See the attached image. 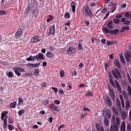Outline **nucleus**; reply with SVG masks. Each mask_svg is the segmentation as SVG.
<instances>
[{"label":"nucleus","instance_id":"423d86ee","mask_svg":"<svg viewBox=\"0 0 131 131\" xmlns=\"http://www.w3.org/2000/svg\"><path fill=\"white\" fill-rule=\"evenodd\" d=\"M49 108L51 110L54 111L59 112L60 110L58 106L54 105L53 104H50Z\"/></svg>","mask_w":131,"mask_h":131},{"label":"nucleus","instance_id":"c03bdc74","mask_svg":"<svg viewBox=\"0 0 131 131\" xmlns=\"http://www.w3.org/2000/svg\"><path fill=\"white\" fill-rule=\"evenodd\" d=\"M18 103L19 104H21L23 103V100L21 98H18Z\"/></svg>","mask_w":131,"mask_h":131},{"label":"nucleus","instance_id":"864d4df0","mask_svg":"<svg viewBox=\"0 0 131 131\" xmlns=\"http://www.w3.org/2000/svg\"><path fill=\"white\" fill-rule=\"evenodd\" d=\"M95 126L96 129L97 130H99L100 129V128L99 125L97 123L95 124Z\"/></svg>","mask_w":131,"mask_h":131},{"label":"nucleus","instance_id":"6e6d98bb","mask_svg":"<svg viewBox=\"0 0 131 131\" xmlns=\"http://www.w3.org/2000/svg\"><path fill=\"white\" fill-rule=\"evenodd\" d=\"M123 29L125 30H128L129 29V27L128 26H124L123 27Z\"/></svg>","mask_w":131,"mask_h":131},{"label":"nucleus","instance_id":"f257e3e1","mask_svg":"<svg viewBox=\"0 0 131 131\" xmlns=\"http://www.w3.org/2000/svg\"><path fill=\"white\" fill-rule=\"evenodd\" d=\"M112 124H111L110 131H118V126L120 124V122L119 119L118 117H117L116 118L115 121V116L113 115L112 117Z\"/></svg>","mask_w":131,"mask_h":131},{"label":"nucleus","instance_id":"ea45409f","mask_svg":"<svg viewBox=\"0 0 131 131\" xmlns=\"http://www.w3.org/2000/svg\"><path fill=\"white\" fill-rule=\"evenodd\" d=\"M71 6V9L72 10V12L74 13L75 11V9L76 8L75 5H73Z\"/></svg>","mask_w":131,"mask_h":131},{"label":"nucleus","instance_id":"79ce46f5","mask_svg":"<svg viewBox=\"0 0 131 131\" xmlns=\"http://www.w3.org/2000/svg\"><path fill=\"white\" fill-rule=\"evenodd\" d=\"M130 16V14L128 12H127L124 14V16L127 18L129 17Z\"/></svg>","mask_w":131,"mask_h":131},{"label":"nucleus","instance_id":"8fccbe9b","mask_svg":"<svg viewBox=\"0 0 131 131\" xmlns=\"http://www.w3.org/2000/svg\"><path fill=\"white\" fill-rule=\"evenodd\" d=\"M127 77L128 78V79L129 81V82L130 83H131V79L130 78V77L129 76V74L128 73H127Z\"/></svg>","mask_w":131,"mask_h":131},{"label":"nucleus","instance_id":"ddd939ff","mask_svg":"<svg viewBox=\"0 0 131 131\" xmlns=\"http://www.w3.org/2000/svg\"><path fill=\"white\" fill-rule=\"evenodd\" d=\"M49 33L51 34H53L55 33V28L54 25H52L49 29Z\"/></svg>","mask_w":131,"mask_h":131},{"label":"nucleus","instance_id":"69168bd1","mask_svg":"<svg viewBox=\"0 0 131 131\" xmlns=\"http://www.w3.org/2000/svg\"><path fill=\"white\" fill-rule=\"evenodd\" d=\"M83 110L84 111H90V110L87 108L83 107Z\"/></svg>","mask_w":131,"mask_h":131},{"label":"nucleus","instance_id":"f704fd0d","mask_svg":"<svg viewBox=\"0 0 131 131\" xmlns=\"http://www.w3.org/2000/svg\"><path fill=\"white\" fill-rule=\"evenodd\" d=\"M85 95L87 96H93V93L92 92L87 91L86 93L85 94Z\"/></svg>","mask_w":131,"mask_h":131},{"label":"nucleus","instance_id":"58836bf2","mask_svg":"<svg viewBox=\"0 0 131 131\" xmlns=\"http://www.w3.org/2000/svg\"><path fill=\"white\" fill-rule=\"evenodd\" d=\"M60 75L61 77H63L64 76V72L63 70H61L60 71Z\"/></svg>","mask_w":131,"mask_h":131},{"label":"nucleus","instance_id":"2eb2a0df","mask_svg":"<svg viewBox=\"0 0 131 131\" xmlns=\"http://www.w3.org/2000/svg\"><path fill=\"white\" fill-rule=\"evenodd\" d=\"M114 63L116 66L117 67L118 69L121 68V65L120 64L119 61L118 59H115L114 61Z\"/></svg>","mask_w":131,"mask_h":131},{"label":"nucleus","instance_id":"a19ab883","mask_svg":"<svg viewBox=\"0 0 131 131\" xmlns=\"http://www.w3.org/2000/svg\"><path fill=\"white\" fill-rule=\"evenodd\" d=\"M103 30L106 33L108 34L109 33V30L107 28L105 27L103 28Z\"/></svg>","mask_w":131,"mask_h":131},{"label":"nucleus","instance_id":"e433bc0d","mask_svg":"<svg viewBox=\"0 0 131 131\" xmlns=\"http://www.w3.org/2000/svg\"><path fill=\"white\" fill-rule=\"evenodd\" d=\"M64 17L65 18L69 19L70 17V16L69 14V12L66 13L64 15Z\"/></svg>","mask_w":131,"mask_h":131},{"label":"nucleus","instance_id":"bb28decb","mask_svg":"<svg viewBox=\"0 0 131 131\" xmlns=\"http://www.w3.org/2000/svg\"><path fill=\"white\" fill-rule=\"evenodd\" d=\"M25 112V111L23 109H22L21 110L19 111L18 112V115L20 116L22 115Z\"/></svg>","mask_w":131,"mask_h":131},{"label":"nucleus","instance_id":"bf43d9fd","mask_svg":"<svg viewBox=\"0 0 131 131\" xmlns=\"http://www.w3.org/2000/svg\"><path fill=\"white\" fill-rule=\"evenodd\" d=\"M97 4V3H96L93 2L91 3V7H93L95 6Z\"/></svg>","mask_w":131,"mask_h":131},{"label":"nucleus","instance_id":"4be33fe9","mask_svg":"<svg viewBox=\"0 0 131 131\" xmlns=\"http://www.w3.org/2000/svg\"><path fill=\"white\" fill-rule=\"evenodd\" d=\"M119 57L120 59V60L123 63H125V60L124 57L122 54H119Z\"/></svg>","mask_w":131,"mask_h":131},{"label":"nucleus","instance_id":"37998d69","mask_svg":"<svg viewBox=\"0 0 131 131\" xmlns=\"http://www.w3.org/2000/svg\"><path fill=\"white\" fill-rule=\"evenodd\" d=\"M26 65L28 67L30 68H32L34 66V64L30 63L27 64Z\"/></svg>","mask_w":131,"mask_h":131},{"label":"nucleus","instance_id":"13d9d810","mask_svg":"<svg viewBox=\"0 0 131 131\" xmlns=\"http://www.w3.org/2000/svg\"><path fill=\"white\" fill-rule=\"evenodd\" d=\"M8 127L9 129L10 130H11L13 129V127L10 124H9L8 125Z\"/></svg>","mask_w":131,"mask_h":131},{"label":"nucleus","instance_id":"0e129e2a","mask_svg":"<svg viewBox=\"0 0 131 131\" xmlns=\"http://www.w3.org/2000/svg\"><path fill=\"white\" fill-rule=\"evenodd\" d=\"M53 118L52 117H50L48 121L50 123H51L52 122Z\"/></svg>","mask_w":131,"mask_h":131},{"label":"nucleus","instance_id":"603ef678","mask_svg":"<svg viewBox=\"0 0 131 131\" xmlns=\"http://www.w3.org/2000/svg\"><path fill=\"white\" fill-rule=\"evenodd\" d=\"M54 102L55 104L57 105L59 104L60 103V101L57 100H54Z\"/></svg>","mask_w":131,"mask_h":131},{"label":"nucleus","instance_id":"39448f33","mask_svg":"<svg viewBox=\"0 0 131 131\" xmlns=\"http://www.w3.org/2000/svg\"><path fill=\"white\" fill-rule=\"evenodd\" d=\"M44 55L42 53H40L34 56L33 57V61H34L35 60L38 61L40 59H42L44 58Z\"/></svg>","mask_w":131,"mask_h":131},{"label":"nucleus","instance_id":"4c0bfd02","mask_svg":"<svg viewBox=\"0 0 131 131\" xmlns=\"http://www.w3.org/2000/svg\"><path fill=\"white\" fill-rule=\"evenodd\" d=\"M127 91L129 94L131 95V88L129 86H128L127 87Z\"/></svg>","mask_w":131,"mask_h":131},{"label":"nucleus","instance_id":"7c9ffc66","mask_svg":"<svg viewBox=\"0 0 131 131\" xmlns=\"http://www.w3.org/2000/svg\"><path fill=\"white\" fill-rule=\"evenodd\" d=\"M39 72V70L38 69H36L34 71V74L35 75H38Z\"/></svg>","mask_w":131,"mask_h":131},{"label":"nucleus","instance_id":"338daca9","mask_svg":"<svg viewBox=\"0 0 131 131\" xmlns=\"http://www.w3.org/2000/svg\"><path fill=\"white\" fill-rule=\"evenodd\" d=\"M107 9L106 8H104L102 10V13H105L107 11Z\"/></svg>","mask_w":131,"mask_h":131},{"label":"nucleus","instance_id":"473e14b6","mask_svg":"<svg viewBox=\"0 0 131 131\" xmlns=\"http://www.w3.org/2000/svg\"><path fill=\"white\" fill-rule=\"evenodd\" d=\"M30 9V7L29 6H27L26 8V10H25V13L27 14H28L29 13V12Z\"/></svg>","mask_w":131,"mask_h":131},{"label":"nucleus","instance_id":"f03ea898","mask_svg":"<svg viewBox=\"0 0 131 131\" xmlns=\"http://www.w3.org/2000/svg\"><path fill=\"white\" fill-rule=\"evenodd\" d=\"M82 11L83 12V16L85 17L88 16H89L90 17H92L93 16L91 12V11L89 6L87 5L86 7L85 6L83 7Z\"/></svg>","mask_w":131,"mask_h":131},{"label":"nucleus","instance_id":"49530a36","mask_svg":"<svg viewBox=\"0 0 131 131\" xmlns=\"http://www.w3.org/2000/svg\"><path fill=\"white\" fill-rule=\"evenodd\" d=\"M51 89H52L55 93H57L58 91V90L57 88L54 87H51Z\"/></svg>","mask_w":131,"mask_h":131},{"label":"nucleus","instance_id":"4468645a","mask_svg":"<svg viewBox=\"0 0 131 131\" xmlns=\"http://www.w3.org/2000/svg\"><path fill=\"white\" fill-rule=\"evenodd\" d=\"M106 102L108 105L109 106H111L112 105L111 101L109 97L106 96Z\"/></svg>","mask_w":131,"mask_h":131},{"label":"nucleus","instance_id":"1a4fd4ad","mask_svg":"<svg viewBox=\"0 0 131 131\" xmlns=\"http://www.w3.org/2000/svg\"><path fill=\"white\" fill-rule=\"evenodd\" d=\"M39 36H36L33 37L31 39L30 42L31 43H34L39 41Z\"/></svg>","mask_w":131,"mask_h":131},{"label":"nucleus","instance_id":"9d476101","mask_svg":"<svg viewBox=\"0 0 131 131\" xmlns=\"http://www.w3.org/2000/svg\"><path fill=\"white\" fill-rule=\"evenodd\" d=\"M76 51V49L73 47H70L67 50V52L68 53L71 54L75 53Z\"/></svg>","mask_w":131,"mask_h":131},{"label":"nucleus","instance_id":"6e6552de","mask_svg":"<svg viewBox=\"0 0 131 131\" xmlns=\"http://www.w3.org/2000/svg\"><path fill=\"white\" fill-rule=\"evenodd\" d=\"M22 30L21 28H19L16 32L15 36L16 38H18L20 37V35L22 33Z\"/></svg>","mask_w":131,"mask_h":131},{"label":"nucleus","instance_id":"2f4dec72","mask_svg":"<svg viewBox=\"0 0 131 131\" xmlns=\"http://www.w3.org/2000/svg\"><path fill=\"white\" fill-rule=\"evenodd\" d=\"M109 81L110 83L111 84L112 86L114 88H115V83L114 82L113 80L111 79H109Z\"/></svg>","mask_w":131,"mask_h":131},{"label":"nucleus","instance_id":"dca6fc26","mask_svg":"<svg viewBox=\"0 0 131 131\" xmlns=\"http://www.w3.org/2000/svg\"><path fill=\"white\" fill-rule=\"evenodd\" d=\"M109 94L113 100H114L115 97L114 92L112 89L109 90Z\"/></svg>","mask_w":131,"mask_h":131},{"label":"nucleus","instance_id":"4d7b16f0","mask_svg":"<svg viewBox=\"0 0 131 131\" xmlns=\"http://www.w3.org/2000/svg\"><path fill=\"white\" fill-rule=\"evenodd\" d=\"M127 128L128 130L130 131V130L131 129V127H130V125L129 124H128L127 126Z\"/></svg>","mask_w":131,"mask_h":131},{"label":"nucleus","instance_id":"cd10ccee","mask_svg":"<svg viewBox=\"0 0 131 131\" xmlns=\"http://www.w3.org/2000/svg\"><path fill=\"white\" fill-rule=\"evenodd\" d=\"M104 123L105 126H108V121L107 118L105 117L104 119Z\"/></svg>","mask_w":131,"mask_h":131},{"label":"nucleus","instance_id":"774afa93","mask_svg":"<svg viewBox=\"0 0 131 131\" xmlns=\"http://www.w3.org/2000/svg\"><path fill=\"white\" fill-rule=\"evenodd\" d=\"M129 120L131 121V111H130L129 113Z\"/></svg>","mask_w":131,"mask_h":131},{"label":"nucleus","instance_id":"c85d7f7f","mask_svg":"<svg viewBox=\"0 0 131 131\" xmlns=\"http://www.w3.org/2000/svg\"><path fill=\"white\" fill-rule=\"evenodd\" d=\"M16 69H17L16 70H18L19 71L21 72H25V71L24 69L23 68H22L19 67H15Z\"/></svg>","mask_w":131,"mask_h":131},{"label":"nucleus","instance_id":"72a5a7b5","mask_svg":"<svg viewBox=\"0 0 131 131\" xmlns=\"http://www.w3.org/2000/svg\"><path fill=\"white\" fill-rule=\"evenodd\" d=\"M123 14L122 13H120L119 14L116 15L115 16V17L117 18H121L122 17V15Z\"/></svg>","mask_w":131,"mask_h":131},{"label":"nucleus","instance_id":"20e7f679","mask_svg":"<svg viewBox=\"0 0 131 131\" xmlns=\"http://www.w3.org/2000/svg\"><path fill=\"white\" fill-rule=\"evenodd\" d=\"M115 71L112 70V71L113 76L117 80L118 79V78H121V75L118 69L115 68Z\"/></svg>","mask_w":131,"mask_h":131},{"label":"nucleus","instance_id":"de8ad7c7","mask_svg":"<svg viewBox=\"0 0 131 131\" xmlns=\"http://www.w3.org/2000/svg\"><path fill=\"white\" fill-rule=\"evenodd\" d=\"M13 76V73L11 72H9L8 73L7 77L8 78H11Z\"/></svg>","mask_w":131,"mask_h":131},{"label":"nucleus","instance_id":"e2e57ef3","mask_svg":"<svg viewBox=\"0 0 131 131\" xmlns=\"http://www.w3.org/2000/svg\"><path fill=\"white\" fill-rule=\"evenodd\" d=\"M72 73V76H75L77 75V72L75 71H73Z\"/></svg>","mask_w":131,"mask_h":131},{"label":"nucleus","instance_id":"5701e85b","mask_svg":"<svg viewBox=\"0 0 131 131\" xmlns=\"http://www.w3.org/2000/svg\"><path fill=\"white\" fill-rule=\"evenodd\" d=\"M125 124L124 122H123L122 124L121 127V131H125Z\"/></svg>","mask_w":131,"mask_h":131},{"label":"nucleus","instance_id":"f3484780","mask_svg":"<svg viewBox=\"0 0 131 131\" xmlns=\"http://www.w3.org/2000/svg\"><path fill=\"white\" fill-rule=\"evenodd\" d=\"M119 30L118 29H115L113 30H110L109 33L112 35H116L118 33Z\"/></svg>","mask_w":131,"mask_h":131},{"label":"nucleus","instance_id":"0eeeda50","mask_svg":"<svg viewBox=\"0 0 131 131\" xmlns=\"http://www.w3.org/2000/svg\"><path fill=\"white\" fill-rule=\"evenodd\" d=\"M124 54L126 61L129 62L130 60V58H131V53L130 52H125L124 53Z\"/></svg>","mask_w":131,"mask_h":131},{"label":"nucleus","instance_id":"7ed1b4c3","mask_svg":"<svg viewBox=\"0 0 131 131\" xmlns=\"http://www.w3.org/2000/svg\"><path fill=\"white\" fill-rule=\"evenodd\" d=\"M8 113V112L4 111L1 114V119L2 120H4V123L3 127L4 128L6 127L7 126V123L6 118H7V117L6 115Z\"/></svg>","mask_w":131,"mask_h":131},{"label":"nucleus","instance_id":"f8f14e48","mask_svg":"<svg viewBox=\"0 0 131 131\" xmlns=\"http://www.w3.org/2000/svg\"><path fill=\"white\" fill-rule=\"evenodd\" d=\"M116 106L119 111L121 112L122 110L120 105V102L118 98H117L116 101Z\"/></svg>","mask_w":131,"mask_h":131},{"label":"nucleus","instance_id":"c756f323","mask_svg":"<svg viewBox=\"0 0 131 131\" xmlns=\"http://www.w3.org/2000/svg\"><path fill=\"white\" fill-rule=\"evenodd\" d=\"M16 104V102H14L13 103H11L10 105V107L12 108H15V107Z\"/></svg>","mask_w":131,"mask_h":131},{"label":"nucleus","instance_id":"393cba45","mask_svg":"<svg viewBox=\"0 0 131 131\" xmlns=\"http://www.w3.org/2000/svg\"><path fill=\"white\" fill-rule=\"evenodd\" d=\"M121 116L122 119H125L126 118V112H123L122 113Z\"/></svg>","mask_w":131,"mask_h":131},{"label":"nucleus","instance_id":"b1692460","mask_svg":"<svg viewBox=\"0 0 131 131\" xmlns=\"http://www.w3.org/2000/svg\"><path fill=\"white\" fill-rule=\"evenodd\" d=\"M105 112L108 118H110L111 117L110 111L109 110L107 109L106 110Z\"/></svg>","mask_w":131,"mask_h":131},{"label":"nucleus","instance_id":"a211bd4d","mask_svg":"<svg viewBox=\"0 0 131 131\" xmlns=\"http://www.w3.org/2000/svg\"><path fill=\"white\" fill-rule=\"evenodd\" d=\"M113 22L112 20H110L108 23L107 26L108 28L110 29H112L113 28Z\"/></svg>","mask_w":131,"mask_h":131},{"label":"nucleus","instance_id":"a18cd8bd","mask_svg":"<svg viewBox=\"0 0 131 131\" xmlns=\"http://www.w3.org/2000/svg\"><path fill=\"white\" fill-rule=\"evenodd\" d=\"M116 84V86L117 87L118 89V90L119 91H121V89L120 87V86L119 83H118Z\"/></svg>","mask_w":131,"mask_h":131},{"label":"nucleus","instance_id":"a878e982","mask_svg":"<svg viewBox=\"0 0 131 131\" xmlns=\"http://www.w3.org/2000/svg\"><path fill=\"white\" fill-rule=\"evenodd\" d=\"M117 3H114L112 7L111 8L112 13L115 10L116 8Z\"/></svg>","mask_w":131,"mask_h":131},{"label":"nucleus","instance_id":"aec40b11","mask_svg":"<svg viewBox=\"0 0 131 131\" xmlns=\"http://www.w3.org/2000/svg\"><path fill=\"white\" fill-rule=\"evenodd\" d=\"M17 69L15 67L13 68V70L14 71L15 74L17 75L18 76H19L21 75V74L19 72L18 70H16Z\"/></svg>","mask_w":131,"mask_h":131},{"label":"nucleus","instance_id":"9b49d317","mask_svg":"<svg viewBox=\"0 0 131 131\" xmlns=\"http://www.w3.org/2000/svg\"><path fill=\"white\" fill-rule=\"evenodd\" d=\"M126 18L123 17L121 19L120 21L124 25H129L130 23V21L129 20H126Z\"/></svg>","mask_w":131,"mask_h":131},{"label":"nucleus","instance_id":"052dcab7","mask_svg":"<svg viewBox=\"0 0 131 131\" xmlns=\"http://www.w3.org/2000/svg\"><path fill=\"white\" fill-rule=\"evenodd\" d=\"M64 125L62 124L60 125L58 128V130H60L61 128H64Z\"/></svg>","mask_w":131,"mask_h":131},{"label":"nucleus","instance_id":"c9c22d12","mask_svg":"<svg viewBox=\"0 0 131 131\" xmlns=\"http://www.w3.org/2000/svg\"><path fill=\"white\" fill-rule=\"evenodd\" d=\"M113 22L114 23L118 24L119 22V20L117 18H115L113 19Z\"/></svg>","mask_w":131,"mask_h":131},{"label":"nucleus","instance_id":"6ab92c4d","mask_svg":"<svg viewBox=\"0 0 131 131\" xmlns=\"http://www.w3.org/2000/svg\"><path fill=\"white\" fill-rule=\"evenodd\" d=\"M112 110L116 116L118 115V111L116 108L114 106H113L112 108Z\"/></svg>","mask_w":131,"mask_h":131},{"label":"nucleus","instance_id":"3c124183","mask_svg":"<svg viewBox=\"0 0 131 131\" xmlns=\"http://www.w3.org/2000/svg\"><path fill=\"white\" fill-rule=\"evenodd\" d=\"M33 4L34 5V6H35V7H37L38 5V2L36 1H35L33 2Z\"/></svg>","mask_w":131,"mask_h":131},{"label":"nucleus","instance_id":"5fc2aeb1","mask_svg":"<svg viewBox=\"0 0 131 131\" xmlns=\"http://www.w3.org/2000/svg\"><path fill=\"white\" fill-rule=\"evenodd\" d=\"M43 103H44V105H48L49 103V102L47 100H45L43 101Z\"/></svg>","mask_w":131,"mask_h":131},{"label":"nucleus","instance_id":"680f3d73","mask_svg":"<svg viewBox=\"0 0 131 131\" xmlns=\"http://www.w3.org/2000/svg\"><path fill=\"white\" fill-rule=\"evenodd\" d=\"M126 107L127 108H129L130 106V104L129 102L128 101H127L126 103Z\"/></svg>","mask_w":131,"mask_h":131},{"label":"nucleus","instance_id":"09e8293b","mask_svg":"<svg viewBox=\"0 0 131 131\" xmlns=\"http://www.w3.org/2000/svg\"><path fill=\"white\" fill-rule=\"evenodd\" d=\"M78 48V50L80 51L81 50L83 49L82 45L80 44H79Z\"/></svg>","mask_w":131,"mask_h":131},{"label":"nucleus","instance_id":"412c9836","mask_svg":"<svg viewBox=\"0 0 131 131\" xmlns=\"http://www.w3.org/2000/svg\"><path fill=\"white\" fill-rule=\"evenodd\" d=\"M46 55L47 57L48 58H52L54 56L53 54L49 51L47 52Z\"/></svg>","mask_w":131,"mask_h":131}]
</instances>
